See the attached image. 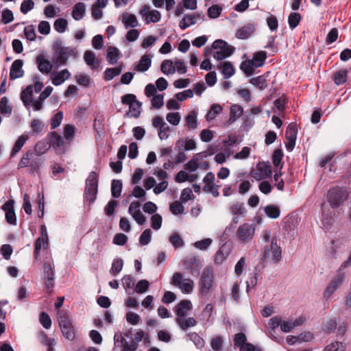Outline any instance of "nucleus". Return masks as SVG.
Returning a JSON list of instances; mask_svg holds the SVG:
<instances>
[{
	"mask_svg": "<svg viewBox=\"0 0 351 351\" xmlns=\"http://www.w3.org/2000/svg\"><path fill=\"white\" fill-rule=\"evenodd\" d=\"M144 339L145 343H150L149 335L143 330H134L132 328L124 332H117L114 336L115 344L122 348L121 351H136L138 343Z\"/></svg>",
	"mask_w": 351,
	"mask_h": 351,
	"instance_id": "nucleus-1",
	"label": "nucleus"
},
{
	"mask_svg": "<svg viewBox=\"0 0 351 351\" xmlns=\"http://www.w3.org/2000/svg\"><path fill=\"white\" fill-rule=\"evenodd\" d=\"M42 163L43 160L38 154L29 149L22 156L17 169L27 168L29 173L36 175L39 173Z\"/></svg>",
	"mask_w": 351,
	"mask_h": 351,
	"instance_id": "nucleus-2",
	"label": "nucleus"
},
{
	"mask_svg": "<svg viewBox=\"0 0 351 351\" xmlns=\"http://www.w3.org/2000/svg\"><path fill=\"white\" fill-rule=\"evenodd\" d=\"M57 319L62 335L66 339L73 341L75 339L76 331L68 312L64 310L59 311Z\"/></svg>",
	"mask_w": 351,
	"mask_h": 351,
	"instance_id": "nucleus-3",
	"label": "nucleus"
},
{
	"mask_svg": "<svg viewBox=\"0 0 351 351\" xmlns=\"http://www.w3.org/2000/svg\"><path fill=\"white\" fill-rule=\"evenodd\" d=\"M349 197V192L344 186H335L327 192L326 198L332 208H339Z\"/></svg>",
	"mask_w": 351,
	"mask_h": 351,
	"instance_id": "nucleus-4",
	"label": "nucleus"
},
{
	"mask_svg": "<svg viewBox=\"0 0 351 351\" xmlns=\"http://www.w3.org/2000/svg\"><path fill=\"white\" fill-rule=\"evenodd\" d=\"M99 174L91 171L85 181L84 198L89 204L95 202L98 192Z\"/></svg>",
	"mask_w": 351,
	"mask_h": 351,
	"instance_id": "nucleus-5",
	"label": "nucleus"
},
{
	"mask_svg": "<svg viewBox=\"0 0 351 351\" xmlns=\"http://www.w3.org/2000/svg\"><path fill=\"white\" fill-rule=\"evenodd\" d=\"M214 270L212 267H206L203 270L199 282V294L201 296H207L214 283Z\"/></svg>",
	"mask_w": 351,
	"mask_h": 351,
	"instance_id": "nucleus-6",
	"label": "nucleus"
},
{
	"mask_svg": "<svg viewBox=\"0 0 351 351\" xmlns=\"http://www.w3.org/2000/svg\"><path fill=\"white\" fill-rule=\"evenodd\" d=\"M212 47L216 50L213 53V58L217 60H221L230 56L234 50L233 47L221 39L214 41Z\"/></svg>",
	"mask_w": 351,
	"mask_h": 351,
	"instance_id": "nucleus-7",
	"label": "nucleus"
},
{
	"mask_svg": "<svg viewBox=\"0 0 351 351\" xmlns=\"http://www.w3.org/2000/svg\"><path fill=\"white\" fill-rule=\"evenodd\" d=\"M76 58L77 51L75 48L69 47H63L56 50L53 59L54 64L59 67L66 64L69 57Z\"/></svg>",
	"mask_w": 351,
	"mask_h": 351,
	"instance_id": "nucleus-8",
	"label": "nucleus"
},
{
	"mask_svg": "<svg viewBox=\"0 0 351 351\" xmlns=\"http://www.w3.org/2000/svg\"><path fill=\"white\" fill-rule=\"evenodd\" d=\"M256 226L254 223H244L239 226L237 230V236L240 243H250L254 238Z\"/></svg>",
	"mask_w": 351,
	"mask_h": 351,
	"instance_id": "nucleus-9",
	"label": "nucleus"
},
{
	"mask_svg": "<svg viewBox=\"0 0 351 351\" xmlns=\"http://www.w3.org/2000/svg\"><path fill=\"white\" fill-rule=\"evenodd\" d=\"M121 102L123 104L129 106V112L126 113L129 115L131 112V117L138 118L141 114V108L142 103L136 99V97L134 94L128 93L121 97Z\"/></svg>",
	"mask_w": 351,
	"mask_h": 351,
	"instance_id": "nucleus-10",
	"label": "nucleus"
},
{
	"mask_svg": "<svg viewBox=\"0 0 351 351\" xmlns=\"http://www.w3.org/2000/svg\"><path fill=\"white\" fill-rule=\"evenodd\" d=\"M171 283L178 287L183 293L186 294L191 293L194 287L193 281L189 278H183L180 272L173 274Z\"/></svg>",
	"mask_w": 351,
	"mask_h": 351,
	"instance_id": "nucleus-11",
	"label": "nucleus"
},
{
	"mask_svg": "<svg viewBox=\"0 0 351 351\" xmlns=\"http://www.w3.org/2000/svg\"><path fill=\"white\" fill-rule=\"evenodd\" d=\"M184 269L193 276L197 277L202 268L200 259L197 256H187L183 261Z\"/></svg>",
	"mask_w": 351,
	"mask_h": 351,
	"instance_id": "nucleus-12",
	"label": "nucleus"
},
{
	"mask_svg": "<svg viewBox=\"0 0 351 351\" xmlns=\"http://www.w3.org/2000/svg\"><path fill=\"white\" fill-rule=\"evenodd\" d=\"M251 173L254 179L261 180L271 176V167L264 162H258L256 169L252 171Z\"/></svg>",
	"mask_w": 351,
	"mask_h": 351,
	"instance_id": "nucleus-13",
	"label": "nucleus"
},
{
	"mask_svg": "<svg viewBox=\"0 0 351 351\" xmlns=\"http://www.w3.org/2000/svg\"><path fill=\"white\" fill-rule=\"evenodd\" d=\"M344 280V274H339L335 277L330 283L326 287L323 297L325 300H328L331 298L332 294L341 286Z\"/></svg>",
	"mask_w": 351,
	"mask_h": 351,
	"instance_id": "nucleus-14",
	"label": "nucleus"
},
{
	"mask_svg": "<svg viewBox=\"0 0 351 351\" xmlns=\"http://www.w3.org/2000/svg\"><path fill=\"white\" fill-rule=\"evenodd\" d=\"M149 9L150 8L148 5H144L139 12L140 14L143 17H145V23H155L160 21L161 19V14L160 12L156 10L150 11Z\"/></svg>",
	"mask_w": 351,
	"mask_h": 351,
	"instance_id": "nucleus-15",
	"label": "nucleus"
},
{
	"mask_svg": "<svg viewBox=\"0 0 351 351\" xmlns=\"http://www.w3.org/2000/svg\"><path fill=\"white\" fill-rule=\"evenodd\" d=\"M41 236L39 237L35 241L34 244V256L35 258H38L40 251L42 247V245H43L44 248H47L49 243L48 240V234L47 232V228L45 226H41Z\"/></svg>",
	"mask_w": 351,
	"mask_h": 351,
	"instance_id": "nucleus-16",
	"label": "nucleus"
},
{
	"mask_svg": "<svg viewBox=\"0 0 351 351\" xmlns=\"http://www.w3.org/2000/svg\"><path fill=\"white\" fill-rule=\"evenodd\" d=\"M14 201L9 199L2 206V209L5 213V220L8 223L15 226L16 224V216L14 208Z\"/></svg>",
	"mask_w": 351,
	"mask_h": 351,
	"instance_id": "nucleus-17",
	"label": "nucleus"
},
{
	"mask_svg": "<svg viewBox=\"0 0 351 351\" xmlns=\"http://www.w3.org/2000/svg\"><path fill=\"white\" fill-rule=\"evenodd\" d=\"M193 308L190 300H182L175 307L176 318H182L186 317L187 313Z\"/></svg>",
	"mask_w": 351,
	"mask_h": 351,
	"instance_id": "nucleus-18",
	"label": "nucleus"
},
{
	"mask_svg": "<svg viewBox=\"0 0 351 351\" xmlns=\"http://www.w3.org/2000/svg\"><path fill=\"white\" fill-rule=\"evenodd\" d=\"M23 62L22 60L18 59L14 60L10 67V79L14 80L23 76L24 71L22 69Z\"/></svg>",
	"mask_w": 351,
	"mask_h": 351,
	"instance_id": "nucleus-19",
	"label": "nucleus"
},
{
	"mask_svg": "<svg viewBox=\"0 0 351 351\" xmlns=\"http://www.w3.org/2000/svg\"><path fill=\"white\" fill-rule=\"evenodd\" d=\"M36 62L37 64L38 69L43 74L48 75L51 71L52 64L44 56L38 55L36 57Z\"/></svg>",
	"mask_w": 351,
	"mask_h": 351,
	"instance_id": "nucleus-20",
	"label": "nucleus"
},
{
	"mask_svg": "<svg viewBox=\"0 0 351 351\" xmlns=\"http://www.w3.org/2000/svg\"><path fill=\"white\" fill-rule=\"evenodd\" d=\"M152 56L145 54L141 56L138 63L134 66V70L138 72H145L149 69L152 64Z\"/></svg>",
	"mask_w": 351,
	"mask_h": 351,
	"instance_id": "nucleus-21",
	"label": "nucleus"
},
{
	"mask_svg": "<svg viewBox=\"0 0 351 351\" xmlns=\"http://www.w3.org/2000/svg\"><path fill=\"white\" fill-rule=\"evenodd\" d=\"M199 17L200 14L198 13L185 15L179 23L180 28L182 30L186 29L189 26L195 24L197 19Z\"/></svg>",
	"mask_w": 351,
	"mask_h": 351,
	"instance_id": "nucleus-22",
	"label": "nucleus"
},
{
	"mask_svg": "<svg viewBox=\"0 0 351 351\" xmlns=\"http://www.w3.org/2000/svg\"><path fill=\"white\" fill-rule=\"evenodd\" d=\"M33 86L32 85L27 86L21 93V99L24 106L29 108L32 102L33 101Z\"/></svg>",
	"mask_w": 351,
	"mask_h": 351,
	"instance_id": "nucleus-23",
	"label": "nucleus"
},
{
	"mask_svg": "<svg viewBox=\"0 0 351 351\" xmlns=\"http://www.w3.org/2000/svg\"><path fill=\"white\" fill-rule=\"evenodd\" d=\"M54 76L51 79L52 84L55 86L61 85L66 80L69 79L71 74L68 69H65L60 72L53 73Z\"/></svg>",
	"mask_w": 351,
	"mask_h": 351,
	"instance_id": "nucleus-24",
	"label": "nucleus"
},
{
	"mask_svg": "<svg viewBox=\"0 0 351 351\" xmlns=\"http://www.w3.org/2000/svg\"><path fill=\"white\" fill-rule=\"evenodd\" d=\"M176 323L182 330H186L189 328L196 326L197 321L193 317L176 318Z\"/></svg>",
	"mask_w": 351,
	"mask_h": 351,
	"instance_id": "nucleus-25",
	"label": "nucleus"
},
{
	"mask_svg": "<svg viewBox=\"0 0 351 351\" xmlns=\"http://www.w3.org/2000/svg\"><path fill=\"white\" fill-rule=\"evenodd\" d=\"M122 22L126 29L134 28L138 25V20L133 14L124 13L122 15Z\"/></svg>",
	"mask_w": 351,
	"mask_h": 351,
	"instance_id": "nucleus-26",
	"label": "nucleus"
},
{
	"mask_svg": "<svg viewBox=\"0 0 351 351\" xmlns=\"http://www.w3.org/2000/svg\"><path fill=\"white\" fill-rule=\"evenodd\" d=\"M269 252H271L272 261L277 263L280 261L282 258V250L281 247L278 245L276 240H272L270 245V249H268Z\"/></svg>",
	"mask_w": 351,
	"mask_h": 351,
	"instance_id": "nucleus-27",
	"label": "nucleus"
},
{
	"mask_svg": "<svg viewBox=\"0 0 351 351\" xmlns=\"http://www.w3.org/2000/svg\"><path fill=\"white\" fill-rule=\"evenodd\" d=\"M229 210L231 214L241 217H245L247 213L244 204L239 202L232 203L229 207Z\"/></svg>",
	"mask_w": 351,
	"mask_h": 351,
	"instance_id": "nucleus-28",
	"label": "nucleus"
},
{
	"mask_svg": "<svg viewBox=\"0 0 351 351\" xmlns=\"http://www.w3.org/2000/svg\"><path fill=\"white\" fill-rule=\"evenodd\" d=\"M347 78L348 71L346 69L339 70L335 71L332 75V80L337 86L345 84L347 82Z\"/></svg>",
	"mask_w": 351,
	"mask_h": 351,
	"instance_id": "nucleus-29",
	"label": "nucleus"
},
{
	"mask_svg": "<svg viewBox=\"0 0 351 351\" xmlns=\"http://www.w3.org/2000/svg\"><path fill=\"white\" fill-rule=\"evenodd\" d=\"M243 112V109L240 105L234 104L230 107V118L228 121V124L232 123L239 118Z\"/></svg>",
	"mask_w": 351,
	"mask_h": 351,
	"instance_id": "nucleus-30",
	"label": "nucleus"
},
{
	"mask_svg": "<svg viewBox=\"0 0 351 351\" xmlns=\"http://www.w3.org/2000/svg\"><path fill=\"white\" fill-rule=\"evenodd\" d=\"M85 11V4L82 2L77 3L73 8L72 16L75 20L80 21L84 17Z\"/></svg>",
	"mask_w": 351,
	"mask_h": 351,
	"instance_id": "nucleus-31",
	"label": "nucleus"
},
{
	"mask_svg": "<svg viewBox=\"0 0 351 351\" xmlns=\"http://www.w3.org/2000/svg\"><path fill=\"white\" fill-rule=\"evenodd\" d=\"M225 79L232 77L234 74V68L230 62H224L218 66Z\"/></svg>",
	"mask_w": 351,
	"mask_h": 351,
	"instance_id": "nucleus-32",
	"label": "nucleus"
},
{
	"mask_svg": "<svg viewBox=\"0 0 351 351\" xmlns=\"http://www.w3.org/2000/svg\"><path fill=\"white\" fill-rule=\"evenodd\" d=\"M254 25L248 24L237 31L236 37L239 39H246L254 32Z\"/></svg>",
	"mask_w": 351,
	"mask_h": 351,
	"instance_id": "nucleus-33",
	"label": "nucleus"
},
{
	"mask_svg": "<svg viewBox=\"0 0 351 351\" xmlns=\"http://www.w3.org/2000/svg\"><path fill=\"white\" fill-rule=\"evenodd\" d=\"M266 59L267 53L264 51H260L254 53L251 61L254 66L256 68H258L262 66L265 64Z\"/></svg>",
	"mask_w": 351,
	"mask_h": 351,
	"instance_id": "nucleus-34",
	"label": "nucleus"
},
{
	"mask_svg": "<svg viewBox=\"0 0 351 351\" xmlns=\"http://www.w3.org/2000/svg\"><path fill=\"white\" fill-rule=\"evenodd\" d=\"M50 145L54 148H60L64 145V139L57 132H52L49 134Z\"/></svg>",
	"mask_w": 351,
	"mask_h": 351,
	"instance_id": "nucleus-35",
	"label": "nucleus"
},
{
	"mask_svg": "<svg viewBox=\"0 0 351 351\" xmlns=\"http://www.w3.org/2000/svg\"><path fill=\"white\" fill-rule=\"evenodd\" d=\"M84 59L87 65L91 66L93 69L99 66V63L95 58V54L92 51H86L84 54Z\"/></svg>",
	"mask_w": 351,
	"mask_h": 351,
	"instance_id": "nucleus-36",
	"label": "nucleus"
},
{
	"mask_svg": "<svg viewBox=\"0 0 351 351\" xmlns=\"http://www.w3.org/2000/svg\"><path fill=\"white\" fill-rule=\"evenodd\" d=\"M123 189V184L120 180H112L111 183V194L114 198L120 197Z\"/></svg>",
	"mask_w": 351,
	"mask_h": 351,
	"instance_id": "nucleus-37",
	"label": "nucleus"
},
{
	"mask_svg": "<svg viewBox=\"0 0 351 351\" xmlns=\"http://www.w3.org/2000/svg\"><path fill=\"white\" fill-rule=\"evenodd\" d=\"M27 139L28 136L27 134H22L19 137L12 148L11 152V157L14 156L21 149V148L23 147Z\"/></svg>",
	"mask_w": 351,
	"mask_h": 351,
	"instance_id": "nucleus-38",
	"label": "nucleus"
},
{
	"mask_svg": "<svg viewBox=\"0 0 351 351\" xmlns=\"http://www.w3.org/2000/svg\"><path fill=\"white\" fill-rule=\"evenodd\" d=\"M264 210L266 215L271 219H277L280 215V210L276 205H267L265 207Z\"/></svg>",
	"mask_w": 351,
	"mask_h": 351,
	"instance_id": "nucleus-39",
	"label": "nucleus"
},
{
	"mask_svg": "<svg viewBox=\"0 0 351 351\" xmlns=\"http://www.w3.org/2000/svg\"><path fill=\"white\" fill-rule=\"evenodd\" d=\"M123 267V259L121 258H114L112 261L110 272L113 276H117L121 271Z\"/></svg>",
	"mask_w": 351,
	"mask_h": 351,
	"instance_id": "nucleus-40",
	"label": "nucleus"
},
{
	"mask_svg": "<svg viewBox=\"0 0 351 351\" xmlns=\"http://www.w3.org/2000/svg\"><path fill=\"white\" fill-rule=\"evenodd\" d=\"M223 108L222 107L217 104H214L211 106L209 111L207 112L206 115V119L208 121H212L215 119L217 114L221 113Z\"/></svg>",
	"mask_w": 351,
	"mask_h": 351,
	"instance_id": "nucleus-41",
	"label": "nucleus"
},
{
	"mask_svg": "<svg viewBox=\"0 0 351 351\" xmlns=\"http://www.w3.org/2000/svg\"><path fill=\"white\" fill-rule=\"evenodd\" d=\"M160 70L165 75L174 73L176 70L173 61L171 60H163L160 65Z\"/></svg>",
	"mask_w": 351,
	"mask_h": 351,
	"instance_id": "nucleus-42",
	"label": "nucleus"
},
{
	"mask_svg": "<svg viewBox=\"0 0 351 351\" xmlns=\"http://www.w3.org/2000/svg\"><path fill=\"white\" fill-rule=\"evenodd\" d=\"M250 83L261 90L265 89L268 86L266 78L262 75L252 78L250 80Z\"/></svg>",
	"mask_w": 351,
	"mask_h": 351,
	"instance_id": "nucleus-43",
	"label": "nucleus"
},
{
	"mask_svg": "<svg viewBox=\"0 0 351 351\" xmlns=\"http://www.w3.org/2000/svg\"><path fill=\"white\" fill-rule=\"evenodd\" d=\"M256 68L251 60H247L243 61L240 65V69L247 75L250 76L254 74V70Z\"/></svg>",
	"mask_w": 351,
	"mask_h": 351,
	"instance_id": "nucleus-44",
	"label": "nucleus"
},
{
	"mask_svg": "<svg viewBox=\"0 0 351 351\" xmlns=\"http://www.w3.org/2000/svg\"><path fill=\"white\" fill-rule=\"evenodd\" d=\"M75 132L76 128L73 125H65L63 131L64 138L68 141H73L75 137Z\"/></svg>",
	"mask_w": 351,
	"mask_h": 351,
	"instance_id": "nucleus-45",
	"label": "nucleus"
},
{
	"mask_svg": "<svg viewBox=\"0 0 351 351\" xmlns=\"http://www.w3.org/2000/svg\"><path fill=\"white\" fill-rule=\"evenodd\" d=\"M50 146V143L47 141H40L36 144L34 152L38 154L40 157V155L45 153L49 149Z\"/></svg>",
	"mask_w": 351,
	"mask_h": 351,
	"instance_id": "nucleus-46",
	"label": "nucleus"
},
{
	"mask_svg": "<svg viewBox=\"0 0 351 351\" xmlns=\"http://www.w3.org/2000/svg\"><path fill=\"white\" fill-rule=\"evenodd\" d=\"M302 16L298 12H291L288 17V23L291 29H295L300 23Z\"/></svg>",
	"mask_w": 351,
	"mask_h": 351,
	"instance_id": "nucleus-47",
	"label": "nucleus"
},
{
	"mask_svg": "<svg viewBox=\"0 0 351 351\" xmlns=\"http://www.w3.org/2000/svg\"><path fill=\"white\" fill-rule=\"evenodd\" d=\"M298 127L295 123H290L285 132L286 139H295L297 138Z\"/></svg>",
	"mask_w": 351,
	"mask_h": 351,
	"instance_id": "nucleus-48",
	"label": "nucleus"
},
{
	"mask_svg": "<svg viewBox=\"0 0 351 351\" xmlns=\"http://www.w3.org/2000/svg\"><path fill=\"white\" fill-rule=\"evenodd\" d=\"M119 56V50L114 47L108 48L107 60L110 64H114L117 61Z\"/></svg>",
	"mask_w": 351,
	"mask_h": 351,
	"instance_id": "nucleus-49",
	"label": "nucleus"
},
{
	"mask_svg": "<svg viewBox=\"0 0 351 351\" xmlns=\"http://www.w3.org/2000/svg\"><path fill=\"white\" fill-rule=\"evenodd\" d=\"M68 26V22L65 19L59 18L54 22V29L59 33H64Z\"/></svg>",
	"mask_w": 351,
	"mask_h": 351,
	"instance_id": "nucleus-50",
	"label": "nucleus"
},
{
	"mask_svg": "<svg viewBox=\"0 0 351 351\" xmlns=\"http://www.w3.org/2000/svg\"><path fill=\"white\" fill-rule=\"evenodd\" d=\"M123 288L127 291L129 289H133L135 285V279L130 275H125L121 279Z\"/></svg>",
	"mask_w": 351,
	"mask_h": 351,
	"instance_id": "nucleus-51",
	"label": "nucleus"
},
{
	"mask_svg": "<svg viewBox=\"0 0 351 351\" xmlns=\"http://www.w3.org/2000/svg\"><path fill=\"white\" fill-rule=\"evenodd\" d=\"M186 125L192 130L197 127V114L195 111H191L186 117Z\"/></svg>",
	"mask_w": 351,
	"mask_h": 351,
	"instance_id": "nucleus-52",
	"label": "nucleus"
},
{
	"mask_svg": "<svg viewBox=\"0 0 351 351\" xmlns=\"http://www.w3.org/2000/svg\"><path fill=\"white\" fill-rule=\"evenodd\" d=\"M187 336L197 348H202L204 346V340L197 332H189Z\"/></svg>",
	"mask_w": 351,
	"mask_h": 351,
	"instance_id": "nucleus-53",
	"label": "nucleus"
},
{
	"mask_svg": "<svg viewBox=\"0 0 351 351\" xmlns=\"http://www.w3.org/2000/svg\"><path fill=\"white\" fill-rule=\"evenodd\" d=\"M121 72V68H108L104 72V79L106 81L112 80L114 77L119 75Z\"/></svg>",
	"mask_w": 351,
	"mask_h": 351,
	"instance_id": "nucleus-54",
	"label": "nucleus"
},
{
	"mask_svg": "<svg viewBox=\"0 0 351 351\" xmlns=\"http://www.w3.org/2000/svg\"><path fill=\"white\" fill-rule=\"evenodd\" d=\"M323 351H346V345L342 342L335 341L326 346Z\"/></svg>",
	"mask_w": 351,
	"mask_h": 351,
	"instance_id": "nucleus-55",
	"label": "nucleus"
},
{
	"mask_svg": "<svg viewBox=\"0 0 351 351\" xmlns=\"http://www.w3.org/2000/svg\"><path fill=\"white\" fill-rule=\"evenodd\" d=\"M54 266L50 260L45 261L43 265L44 278L54 277Z\"/></svg>",
	"mask_w": 351,
	"mask_h": 351,
	"instance_id": "nucleus-56",
	"label": "nucleus"
},
{
	"mask_svg": "<svg viewBox=\"0 0 351 351\" xmlns=\"http://www.w3.org/2000/svg\"><path fill=\"white\" fill-rule=\"evenodd\" d=\"M169 241L175 248H180L184 246V242L178 233L172 234L169 237Z\"/></svg>",
	"mask_w": 351,
	"mask_h": 351,
	"instance_id": "nucleus-57",
	"label": "nucleus"
},
{
	"mask_svg": "<svg viewBox=\"0 0 351 351\" xmlns=\"http://www.w3.org/2000/svg\"><path fill=\"white\" fill-rule=\"evenodd\" d=\"M63 119V112L58 111L51 119V129L54 130L57 128L62 123Z\"/></svg>",
	"mask_w": 351,
	"mask_h": 351,
	"instance_id": "nucleus-58",
	"label": "nucleus"
},
{
	"mask_svg": "<svg viewBox=\"0 0 351 351\" xmlns=\"http://www.w3.org/2000/svg\"><path fill=\"white\" fill-rule=\"evenodd\" d=\"M14 21V15L12 10L5 8L2 10L1 21L3 24H8Z\"/></svg>",
	"mask_w": 351,
	"mask_h": 351,
	"instance_id": "nucleus-59",
	"label": "nucleus"
},
{
	"mask_svg": "<svg viewBox=\"0 0 351 351\" xmlns=\"http://www.w3.org/2000/svg\"><path fill=\"white\" fill-rule=\"evenodd\" d=\"M170 211L175 215L183 213L184 208L181 202L175 201L170 204Z\"/></svg>",
	"mask_w": 351,
	"mask_h": 351,
	"instance_id": "nucleus-60",
	"label": "nucleus"
},
{
	"mask_svg": "<svg viewBox=\"0 0 351 351\" xmlns=\"http://www.w3.org/2000/svg\"><path fill=\"white\" fill-rule=\"evenodd\" d=\"M152 239V231L147 228L145 230L139 238V243L141 245H146L149 244Z\"/></svg>",
	"mask_w": 351,
	"mask_h": 351,
	"instance_id": "nucleus-61",
	"label": "nucleus"
},
{
	"mask_svg": "<svg viewBox=\"0 0 351 351\" xmlns=\"http://www.w3.org/2000/svg\"><path fill=\"white\" fill-rule=\"evenodd\" d=\"M287 104V99L285 97H281L276 99L274 101L275 108L277 110V112L279 114L283 112L285 110V104Z\"/></svg>",
	"mask_w": 351,
	"mask_h": 351,
	"instance_id": "nucleus-62",
	"label": "nucleus"
},
{
	"mask_svg": "<svg viewBox=\"0 0 351 351\" xmlns=\"http://www.w3.org/2000/svg\"><path fill=\"white\" fill-rule=\"evenodd\" d=\"M222 9L218 5H213L208 9V16L210 19H216L221 15Z\"/></svg>",
	"mask_w": 351,
	"mask_h": 351,
	"instance_id": "nucleus-63",
	"label": "nucleus"
},
{
	"mask_svg": "<svg viewBox=\"0 0 351 351\" xmlns=\"http://www.w3.org/2000/svg\"><path fill=\"white\" fill-rule=\"evenodd\" d=\"M39 321L42 326L46 328L49 329L51 326V320L49 315L45 312H41L39 315Z\"/></svg>",
	"mask_w": 351,
	"mask_h": 351,
	"instance_id": "nucleus-64",
	"label": "nucleus"
}]
</instances>
